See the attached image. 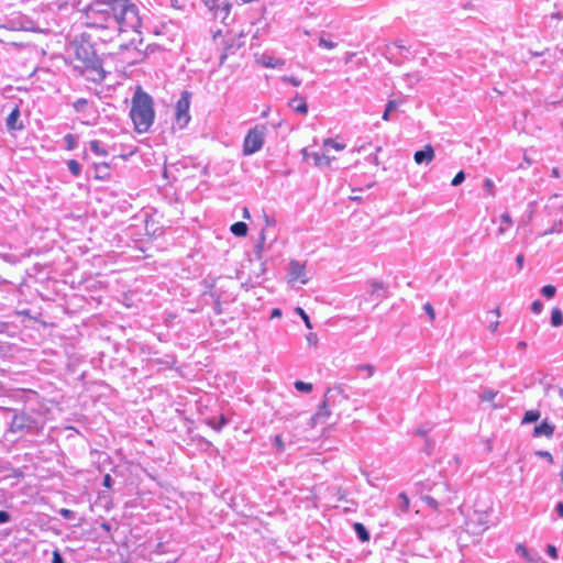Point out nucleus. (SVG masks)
Wrapping results in <instances>:
<instances>
[{
    "label": "nucleus",
    "instance_id": "obj_1",
    "mask_svg": "<svg viewBox=\"0 0 563 563\" xmlns=\"http://www.w3.org/2000/svg\"><path fill=\"white\" fill-rule=\"evenodd\" d=\"M84 23L89 29L106 32L103 41L128 30L142 26L139 7L131 0H92L84 11Z\"/></svg>",
    "mask_w": 563,
    "mask_h": 563
},
{
    "label": "nucleus",
    "instance_id": "obj_2",
    "mask_svg": "<svg viewBox=\"0 0 563 563\" xmlns=\"http://www.w3.org/2000/svg\"><path fill=\"white\" fill-rule=\"evenodd\" d=\"M12 413L8 433L16 434L19 438L24 435H37L45 426V418L40 411L32 409H10Z\"/></svg>",
    "mask_w": 563,
    "mask_h": 563
},
{
    "label": "nucleus",
    "instance_id": "obj_3",
    "mask_svg": "<svg viewBox=\"0 0 563 563\" xmlns=\"http://www.w3.org/2000/svg\"><path fill=\"white\" fill-rule=\"evenodd\" d=\"M130 117L137 133L147 132L153 125L155 118L153 98L148 93L137 90L132 99Z\"/></svg>",
    "mask_w": 563,
    "mask_h": 563
},
{
    "label": "nucleus",
    "instance_id": "obj_4",
    "mask_svg": "<svg viewBox=\"0 0 563 563\" xmlns=\"http://www.w3.org/2000/svg\"><path fill=\"white\" fill-rule=\"evenodd\" d=\"M134 32L136 33L135 37L120 45V59L128 65H135L143 62L151 49V45L143 48V38L140 29Z\"/></svg>",
    "mask_w": 563,
    "mask_h": 563
},
{
    "label": "nucleus",
    "instance_id": "obj_5",
    "mask_svg": "<svg viewBox=\"0 0 563 563\" xmlns=\"http://www.w3.org/2000/svg\"><path fill=\"white\" fill-rule=\"evenodd\" d=\"M266 131L265 125H255L247 132L243 142V154L245 156L253 155L263 147Z\"/></svg>",
    "mask_w": 563,
    "mask_h": 563
},
{
    "label": "nucleus",
    "instance_id": "obj_6",
    "mask_svg": "<svg viewBox=\"0 0 563 563\" xmlns=\"http://www.w3.org/2000/svg\"><path fill=\"white\" fill-rule=\"evenodd\" d=\"M190 99H191V93L189 91L185 90L181 92L180 98L176 102L174 120H175V124L179 129H185L191 119L190 113H189Z\"/></svg>",
    "mask_w": 563,
    "mask_h": 563
},
{
    "label": "nucleus",
    "instance_id": "obj_7",
    "mask_svg": "<svg viewBox=\"0 0 563 563\" xmlns=\"http://www.w3.org/2000/svg\"><path fill=\"white\" fill-rule=\"evenodd\" d=\"M205 5L212 12L214 20L225 23L230 15L232 4L229 0H202Z\"/></svg>",
    "mask_w": 563,
    "mask_h": 563
},
{
    "label": "nucleus",
    "instance_id": "obj_8",
    "mask_svg": "<svg viewBox=\"0 0 563 563\" xmlns=\"http://www.w3.org/2000/svg\"><path fill=\"white\" fill-rule=\"evenodd\" d=\"M86 77L93 82H101L106 78L100 60L92 54L91 57L86 58Z\"/></svg>",
    "mask_w": 563,
    "mask_h": 563
},
{
    "label": "nucleus",
    "instance_id": "obj_9",
    "mask_svg": "<svg viewBox=\"0 0 563 563\" xmlns=\"http://www.w3.org/2000/svg\"><path fill=\"white\" fill-rule=\"evenodd\" d=\"M331 404H327L325 400L319 405L317 411L311 416L309 427L314 428L318 423H324L331 416L330 407Z\"/></svg>",
    "mask_w": 563,
    "mask_h": 563
},
{
    "label": "nucleus",
    "instance_id": "obj_10",
    "mask_svg": "<svg viewBox=\"0 0 563 563\" xmlns=\"http://www.w3.org/2000/svg\"><path fill=\"white\" fill-rule=\"evenodd\" d=\"M20 117V107L15 104L5 119V125L9 132L21 131L24 129Z\"/></svg>",
    "mask_w": 563,
    "mask_h": 563
},
{
    "label": "nucleus",
    "instance_id": "obj_11",
    "mask_svg": "<svg viewBox=\"0 0 563 563\" xmlns=\"http://www.w3.org/2000/svg\"><path fill=\"white\" fill-rule=\"evenodd\" d=\"M349 396L344 393V388L342 385H336L327 389L324 394V400L327 404H331L335 406L343 399H347Z\"/></svg>",
    "mask_w": 563,
    "mask_h": 563
},
{
    "label": "nucleus",
    "instance_id": "obj_12",
    "mask_svg": "<svg viewBox=\"0 0 563 563\" xmlns=\"http://www.w3.org/2000/svg\"><path fill=\"white\" fill-rule=\"evenodd\" d=\"M289 276L291 280H300L301 284H307L308 278L306 277V267L300 262L292 260L289 263Z\"/></svg>",
    "mask_w": 563,
    "mask_h": 563
},
{
    "label": "nucleus",
    "instance_id": "obj_13",
    "mask_svg": "<svg viewBox=\"0 0 563 563\" xmlns=\"http://www.w3.org/2000/svg\"><path fill=\"white\" fill-rule=\"evenodd\" d=\"M433 158L434 150L430 144L426 145L422 150L417 151L413 155V159L418 165L429 164Z\"/></svg>",
    "mask_w": 563,
    "mask_h": 563
},
{
    "label": "nucleus",
    "instance_id": "obj_14",
    "mask_svg": "<svg viewBox=\"0 0 563 563\" xmlns=\"http://www.w3.org/2000/svg\"><path fill=\"white\" fill-rule=\"evenodd\" d=\"M289 107L297 113L307 114L308 106L306 99L296 95L294 98L289 100Z\"/></svg>",
    "mask_w": 563,
    "mask_h": 563
},
{
    "label": "nucleus",
    "instance_id": "obj_15",
    "mask_svg": "<svg viewBox=\"0 0 563 563\" xmlns=\"http://www.w3.org/2000/svg\"><path fill=\"white\" fill-rule=\"evenodd\" d=\"M234 42L233 37L223 38V53L220 55V64H223L228 55L233 54L240 47V44L235 45Z\"/></svg>",
    "mask_w": 563,
    "mask_h": 563
},
{
    "label": "nucleus",
    "instance_id": "obj_16",
    "mask_svg": "<svg viewBox=\"0 0 563 563\" xmlns=\"http://www.w3.org/2000/svg\"><path fill=\"white\" fill-rule=\"evenodd\" d=\"M554 432V426L547 420H543L540 424L533 429V437H551Z\"/></svg>",
    "mask_w": 563,
    "mask_h": 563
},
{
    "label": "nucleus",
    "instance_id": "obj_17",
    "mask_svg": "<svg viewBox=\"0 0 563 563\" xmlns=\"http://www.w3.org/2000/svg\"><path fill=\"white\" fill-rule=\"evenodd\" d=\"M260 63L266 68H282L286 64L284 59L275 58L267 54L261 56Z\"/></svg>",
    "mask_w": 563,
    "mask_h": 563
},
{
    "label": "nucleus",
    "instance_id": "obj_18",
    "mask_svg": "<svg viewBox=\"0 0 563 563\" xmlns=\"http://www.w3.org/2000/svg\"><path fill=\"white\" fill-rule=\"evenodd\" d=\"M96 178L107 180L110 177V165L108 163H95Z\"/></svg>",
    "mask_w": 563,
    "mask_h": 563
},
{
    "label": "nucleus",
    "instance_id": "obj_19",
    "mask_svg": "<svg viewBox=\"0 0 563 563\" xmlns=\"http://www.w3.org/2000/svg\"><path fill=\"white\" fill-rule=\"evenodd\" d=\"M228 423L229 419L224 415H221L219 418H210L207 420V424L217 432H220Z\"/></svg>",
    "mask_w": 563,
    "mask_h": 563
},
{
    "label": "nucleus",
    "instance_id": "obj_20",
    "mask_svg": "<svg viewBox=\"0 0 563 563\" xmlns=\"http://www.w3.org/2000/svg\"><path fill=\"white\" fill-rule=\"evenodd\" d=\"M353 530L361 542H367L371 539V534L366 527L361 522L353 523Z\"/></svg>",
    "mask_w": 563,
    "mask_h": 563
},
{
    "label": "nucleus",
    "instance_id": "obj_21",
    "mask_svg": "<svg viewBox=\"0 0 563 563\" xmlns=\"http://www.w3.org/2000/svg\"><path fill=\"white\" fill-rule=\"evenodd\" d=\"M90 151L101 157L108 156L109 152L106 148L104 144L99 140H92L89 142Z\"/></svg>",
    "mask_w": 563,
    "mask_h": 563
},
{
    "label": "nucleus",
    "instance_id": "obj_22",
    "mask_svg": "<svg viewBox=\"0 0 563 563\" xmlns=\"http://www.w3.org/2000/svg\"><path fill=\"white\" fill-rule=\"evenodd\" d=\"M312 158H313V163L316 166L318 167H322V166H328L330 167L331 166V162H332V158L327 155L325 153H313L312 155Z\"/></svg>",
    "mask_w": 563,
    "mask_h": 563
},
{
    "label": "nucleus",
    "instance_id": "obj_23",
    "mask_svg": "<svg viewBox=\"0 0 563 563\" xmlns=\"http://www.w3.org/2000/svg\"><path fill=\"white\" fill-rule=\"evenodd\" d=\"M247 224L243 221H238L233 223L230 228V231L239 238L245 236L247 234Z\"/></svg>",
    "mask_w": 563,
    "mask_h": 563
},
{
    "label": "nucleus",
    "instance_id": "obj_24",
    "mask_svg": "<svg viewBox=\"0 0 563 563\" xmlns=\"http://www.w3.org/2000/svg\"><path fill=\"white\" fill-rule=\"evenodd\" d=\"M500 221H501V224L498 228V234L503 235L512 225V219H511L509 212H504L500 216Z\"/></svg>",
    "mask_w": 563,
    "mask_h": 563
},
{
    "label": "nucleus",
    "instance_id": "obj_25",
    "mask_svg": "<svg viewBox=\"0 0 563 563\" xmlns=\"http://www.w3.org/2000/svg\"><path fill=\"white\" fill-rule=\"evenodd\" d=\"M78 139H79L78 135H75L71 133L66 134L63 139L64 143H65L64 148L67 151H74L75 148H77Z\"/></svg>",
    "mask_w": 563,
    "mask_h": 563
},
{
    "label": "nucleus",
    "instance_id": "obj_26",
    "mask_svg": "<svg viewBox=\"0 0 563 563\" xmlns=\"http://www.w3.org/2000/svg\"><path fill=\"white\" fill-rule=\"evenodd\" d=\"M88 100L85 98H79L73 103V108L77 113H82L84 115H87L88 113Z\"/></svg>",
    "mask_w": 563,
    "mask_h": 563
},
{
    "label": "nucleus",
    "instance_id": "obj_27",
    "mask_svg": "<svg viewBox=\"0 0 563 563\" xmlns=\"http://www.w3.org/2000/svg\"><path fill=\"white\" fill-rule=\"evenodd\" d=\"M552 327L559 328L563 324V313L560 308H553L551 312Z\"/></svg>",
    "mask_w": 563,
    "mask_h": 563
},
{
    "label": "nucleus",
    "instance_id": "obj_28",
    "mask_svg": "<svg viewBox=\"0 0 563 563\" xmlns=\"http://www.w3.org/2000/svg\"><path fill=\"white\" fill-rule=\"evenodd\" d=\"M345 146V143L338 142L333 139H325L322 144L324 151H328L329 147L334 148L335 151H342Z\"/></svg>",
    "mask_w": 563,
    "mask_h": 563
},
{
    "label": "nucleus",
    "instance_id": "obj_29",
    "mask_svg": "<svg viewBox=\"0 0 563 563\" xmlns=\"http://www.w3.org/2000/svg\"><path fill=\"white\" fill-rule=\"evenodd\" d=\"M67 167L74 177H79L81 175V165L76 159L67 161Z\"/></svg>",
    "mask_w": 563,
    "mask_h": 563
},
{
    "label": "nucleus",
    "instance_id": "obj_30",
    "mask_svg": "<svg viewBox=\"0 0 563 563\" xmlns=\"http://www.w3.org/2000/svg\"><path fill=\"white\" fill-rule=\"evenodd\" d=\"M355 371L358 374L365 373V377L369 378V377H372L374 375L375 367L373 365H371V364H362V365H357L355 367Z\"/></svg>",
    "mask_w": 563,
    "mask_h": 563
},
{
    "label": "nucleus",
    "instance_id": "obj_31",
    "mask_svg": "<svg viewBox=\"0 0 563 563\" xmlns=\"http://www.w3.org/2000/svg\"><path fill=\"white\" fill-rule=\"evenodd\" d=\"M539 418H540L539 410H528L522 418V423H532V422L538 421Z\"/></svg>",
    "mask_w": 563,
    "mask_h": 563
},
{
    "label": "nucleus",
    "instance_id": "obj_32",
    "mask_svg": "<svg viewBox=\"0 0 563 563\" xmlns=\"http://www.w3.org/2000/svg\"><path fill=\"white\" fill-rule=\"evenodd\" d=\"M294 386L295 388L300 391V393H305V394H309L312 391L313 389V386L312 384L310 383H306V382H302V380H296L294 383Z\"/></svg>",
    "mask_w": 563,
    "mask_h": 563
},
{
    "label": "nucleus",
    "instance_id": "obj_33",
    "mask_svg": "<svg viewBox=\"0 0 563 563\" xmlns=\"http://www.w3.org/2000/svg\"><path fill=\"white\" fill-rule=\"evenodd\" d=\"M397 107H398V101L389 100L388 103L386 104L385 111L383 113V120L389 121L391 111L396 110Z\"/></svg>",
    "mask_w": 563,
    "mask_h": 563
},
{
    "label": "nucleus",
    "instance_id": "obj_34",
    "mask_svg": "<svg viewBox=\"0 0 563 563\" xmlns=\"http://www.w3.org/2000/svg\"><path fill=\"white\" fill-rule=\"evenodd\" d=\"M398 500H399V508L401 509V511L406 512L409 510V506H410V500H409V497L407 496L406 493H400L398 495Z\"/></svg>",
    "mask_w": 563,
    "mask_h": 563
},
{
    "label": "nucleus",
    "instance_id": "obj_35",
    "mask_svg": "<svg viewBox=\"0 0 563 563\" xmlns=\"http://www.w3.org/2000/svg\"><path fill=\"white\" fill-rule=\"evenodd\" d=\"M273 445L277 453H283L286 450V445L280 434H276L273 439Z\"/></svg>",
    "mask_w": 563,
    "mask_h": 563
},
{
    "label": "nucleus",
    "instance_id": "obj_36",
    "mask_svg": "<svg viewBox=\"0 0 563 563\" xmlns=\"http://www.w3.org/2000/svg\"><path fill=\"white\" fill-rule=\"evenodd\" d=\"M541 294L543 297H545L547 299H551L555 296L556 294V288L552 285H545L541 288Z\"/></svg>",
    "mask_w": 563,
    "mask_h": 563
},
{
    "label": "nucleus",
    "instance_id": "obj_37",
    "mask_svg": "<svg viewBox=\"0 0 563 563\" xmlns=\"http://www.w3.org/2000/svg\"><path fill=\"white\" fill-rule=\"evenodd\" d=\"M496 396L497 391L487 388L482 391L479 397L482 401H493Z\"/></svg>",
    "mask_w": 563,
    "mask_h": 563
},
{
    "label": "nucleus",
    "instance_id": "obj_38",
    "mask_svg": "<svg viewBox=\"0 0 563 563\" xmlns=\"http://www.w3.org/2000/svg\"><path fill=\"white\" fill-rule=\"evenodd\" d=\"M393 45L395 48L399 49L401 56L408 57L410 54L409 48L405 45L402 40L396 41Z\"/></svg>",
    "mask_w": 563,
    "mask_h": 563
},
{
    "label": "nucleus",
    "instance_id": "obj_39",
    "mask_svg": "<svg viewBox=\"0 0 563 563\" xmlns=\"http://www.w3.org/2000/svg\"><path fill=\"white\" fill-rule=\"evenodd\" d=\"M58 514L66 520H74L76 518V512L68 508H60Z\"/></svg>",
    "mask_w": 563,
    "mask_h": 563
},
{
    "label": "nucleus",
    "instance_id": "obj_40",
    "mask_svg": "<svg viewBox=\"0 0 563 563\" xmlns=\"http://www.w3.org/2000/svg\"><path fill=\"white\" fill-rule=\"evenodd\" d=\"M319 46L323 47V48H327V49H333L336 47V43L330 41V40H327L325 37L321 36L319 38Z\"/></svg>",
    "mask_w": 563,
    "mask_h": 563
},
{
    "label": "nucleus",
    "instance_id": "obj_41",
    "mask_svg": "<svg viewBox=\"0 0 563 563\" xmlns=\"http://www.w3.org/2000/svg\"><path fill=\"white\" fill-rule=\"evenodd\" d=\"M465 180V174L463 170H460L455 176L454 178L452 179L451 181V185L453 187H456L459 185H461L463 181Z\"/></svg>",
    "mask_w": 563,
    "mask_h": 563
},
{
    "label": "nucleus",
    "instance_id": "obj_42",
    "mask_svg": "<svg viewBox=\"0 0 563 563\" xmlns=\"http://www.w3.org/2000/svg\"><path fill=\"white\" fill-rule=\"evenodd\" d=\"M543 310V303L541 300H534L531 305V311L536 314H540Z\"/></svg>",
    "mask_w": 563,
    "mask_h": 563
},
{
    "label": "nucleus",
    "instance_id": "obj_43",
    "mask_svg": "<svg viewBox=\"0 0 563 563\" xmlns=\"http://www.w3.org/2000/svg\"><path fill=\"white\" fill-rule=\"evenodd\" d=\"M282 80L284 82H288L295 87H298L301 85V80H299L298 78L294 77V76H283L282 77Z\"/></svg>",
    "mask_w": 563,
    "mask_h": 563
},
{
    "label": "nucleus",
    "instance_id": "obj_44",
    "mask_svg": "<svg viewBox=\"0 0 563 563\" xmlns=\"http://www.w3.org/2000/svg\"><path fill=\"white\" fill-rule=\"evenodd\" d=\"M297 312L300 314V317L302 318L307 328L311 329L312 328V324L310 322V319H309V316L305 312L303 309L301 308H297Z\"/></svg>",
    "mask_w": 563,
    "mask_h": 563
},
{
    "label": "nucleus",
    "instance_id": "obj_45",
    "mask_svg": "<svg viewBox=\"0 0 563 563\" xmlns=\"http://www.w3.org/2000/svg\"><path fill=\"white\" fill-rule=\"evenodd\" d=\"M306 340L308 342V344L310 346H316L318 344V336L316 333L313 332H309L307 335H306Z\"/></svg>",
    "mask_w": 563,
    "mask_h": 563
},
{
    "label": "nucleus",
    "instance_id": "obj_46",
    "mask_svg": "<svg viewBox=\"0 0 563 563\" xmlns=\"http://www.w3.org/2000/svg\"><path fill=\"white\" fill-rule=\"evenodd\" d=\"M423 310L430 317V320H433L435 318L434 309L430 302L423 305Z\"/></svg>",
    "mask_w": 563,
    "mask_h": 563
},
{
    "label": "nucleus",
    "instance_id": "obj_47",
    "mask_svg": "<svg viewBox=\"0 0 563 563\" xmlns=\"http://www.w3.org/2000/svg\"><path fill=\"white\" fill-rule=\"evenodd\" d=\"M156 364H162V365H166V366H172L174 363H175V360L174 357L172 356H166L165 360H161V358H157L154 361Z\"/></svg>",
    "mask_w": 563,
    "mask_h": 563
},
{
    "label": "nucleus",
    "instance_id": "obj_48",
    "mask_svg": "<svg viewBox=\"0 0 563 563\" xmlns=\"http://www.w3.org/2000/svg\"><path fill=\"white\" fill-rule=\"evenodd\" d=\"M547 554H548L551 559L556 560V559H558V550H556V548H555L554 545H552V544H549V545L547 547Z\"/></svg>",
    "mask_w": 563,
    "mask_h": 563
},
{
    "label": "nucleus",
    "instance_id": "obj_49",
    "mask_svg": "<svg viewBox=\"0 0 563 563\" xmlns=\"http://www.w3.org/2000/svg\"><path fill=\"white\" fill-rule=\"evenodd\" d=\"M516 553L522 558H528V549L522 544L516 547Z\"/></svg>",
    "mask_w": 563,
    "mask_h": 563
},
{
    "label": "nucleus",
    "instance_id": "obj_50",
    "mask_svg": "<svg viewBox=\"0 0 563 563\" xmlns=\"http://www.w3.org/2000/svg\"><path fill=\"white\" fill-rule=\"evenodd\" d=\"M494 187H495V185H494L493 180L489 178H486L484 181L485 190H487L490 195H494V192H493Z\"/></svg>",
    "mask_w": 563,
    "mask_h": 563
},
{
    "label": "nucleus",
    "instance_id": "obj_51",
    "mask_svg": "<svg viewBox=\"0 0 563 563\" xmlns=\"http://www.w3.org/2000/svg\"><path fill=\"white\" fill-rule=\"evenodd\" d=\"M11 520V516L8 511L0 510V525L7 523Z\"/></svg>",
    "mask_w": 563,
    "mask_h": 563
},
{
    "label": "nucleus",
    "instance_id": "obj_52",
    "mask_svg": "<svg viewBox=\"0 0 563 563\" xmlns=\"http://www.w3.org/2000/svg\"><path fill=\"white\" fill-rule=\"evenodd\" d=\"M52 563H64V559L58 550L53 551Z\"/></svg>",
    "mask_w": 563,
    "mask_h": 563
},
{
    "label": "nucleus",
    "instance_id": "obj_53",
    "mask_svg": "<svg viewBox=\"0 0 563 563\" xmlns=\"http://www.w3.org/2000/svg\"><path fill=\"white\" fill-rule=\"evenodd\" d=\"M371 287H372L371 291H372L373 295H375V294L378 295V291L384 289L383 284L378 283V282L372 283Z\"/></svg>",
    "mask_w": 563,
    "mask_h": 563
},
{
    "label": "nucleus",
    "instance_id": "obj_54",
    "mask_svg": "<svg viewBox=\"0 0 563 563\" xmlns=\"http://www.w3.org/2000/svg\"><path fill=\"white\" fill-rule=\"evenodd\" d=\"M112 484H113V479H112L111 475L106 474L104 477H103V481H102V485L106 488H111Z\"/></svg>",
    "mask_w": 563,
    "mask_h": 563
},
{
    "label": "nucleus",
    "instance_id": "obj_55",
    "mask_svg": "<svg viewBox=\"0 0 563 563\" xmlns=\"http://www.w3.org/2000/svg\"><path fill=\"white\" fill-rule=\"evenodd\" d=\"M423 500H424V501H426L430 507H432V508H434V509L438 507V501H437L433 497H431V496H424V497H423Z\"/></svg>",
    "mask_w": 563,
    "mask_h": 563
},
{
    "label": "nucleus",
    "instance_id": "obj_56",
    "mask_svg": "<svg viewBox=\"0 0 563 563\" xmlns=\"http://www.w3.org/2000/svg\"><path fill=\"white\" fill-rule=\"evenodd\" d=\"M537 455H539V456H541L543 459H547L550 463L553 462V457H552L551 453L548 452V451H538Z\"/></svg>",
    "mask_w": 563,
    "mask_h": 563
},
{
    "label": "nucleus",
    "instance_id": "obj_57",
    "mask_svg": "<svg viewBox=\"0 0 563 563\" xmlns=\"http://www.w3.org/2000/svg\"><path fill=\"white\" fill-rule=\"evenodd\" d=\"M264 219H265V224L267 227H274L276 224V221L273 217H269L267 214L264 216Z\"/></svg>",
    "mask_w": 563,
    "mask_h": 563
},
{
    "label": "nucleus",
    "instance_id": "obj_58",
    "mask_svg": "<svg viewBox=\"0 0 563 563\" xmlns=\"http://www.w3.org/2000/svg\"><path fill=\"white\" fill-rule=\"evenodd\" d=\"M516 263H517V265H518L519 269H521V268L523 267V263H525V256H523V254H519V255H517V257H516Z\"/></svg>",
    "mask_w": 563,
    "mask_h": 563
},
{
    "label": "nucleus",
    "instance_id": "obj_59",
    "mask_svg": "<svg viewBox=\"0 0 563 563\" xmlns=\"http://www.w3.org/2000/svg\"><path fill=\"white\" fill-rule=\"evenodd\" d=\"M499 325V321L496 319L495 321H492L488 325V329L494 333L497 331Z\"/></svg>",
    "mask_w": 563,
    "mask_h": 563
},
{
    "label": "nucleus",
    "instance_id": "obj_60",
    "mask_svg": "<svg viewBox=\"0 0 563 563\" xmlns=\"http://www.w3.org/2000/svg\"><path fill=\"white\" fill-rule=\"evenodd\" d=\"M555 511L559 515V517L563 518V503L556 504Z\"/></svg>",
    "mask_w": 563,
    "mask_h": 563
},
{
    "label": "nucleus",
    "instance_id": "obj_61",
    "mask_svg": "<svg viewBox=\"0 0 563 563\" xmlns=\"http://www.w3.org/2000/svg\"><path fill=\"white\" fill-rule=\"evenodd\" d=\"M280 316H282V311H280V309H278V308L273 309V311H272V313H271V318H272V319H274V318H278V317H280Z\"/></svg>",
    "mask_w": 563,
    "mask_h": 563
},
{
    "label": "nucleus",
    "instance_id": "obj_62",
    "mask_svg": "<svg viewBox=\"0 0 563 563\" xmlns=\"http://www.w3.org/2000/svg\"><path fill=\"white\" fill-rule=\"evenodd\" d=\"M222 37V32L221 30H218L217 32L213 33V41L218 44V40Z\"/></svg>",
    "mask_w": 563,
    "mask_h": 563
},
{
    "label": "nucleus",
    "instance_id": "obj_63",
    "mask_svg": "<svg viewBox=\"0 0 563 563\" xmlns=\"http://www.w3.org/2000/svg\"><path fill=\"white\" fill-rule=\"evenodd\" d=\"M551 176L552 177H555L558 178L560 176V170L558 167H554L552 170H551Z\"/></svg>",
    "mask_w": 563,
    "mask_h": 563
},
{
    "label": "nucleus",
    "instance_id": "obj_64",
    "mask_svg": "<svg viewBox=\"0 0 563 563\" xmlns=\"http://www.w3.org/2000/svg\"><path fill=\"white\" fill-rule=\"evenodd\" d=\"M527 347V343L525 341H519L517 344L518 350H525Z\"/></svg>",
    "mask_w": 563,
    "mask_h": 563
}]
</instances>
